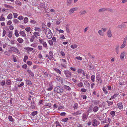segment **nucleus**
<instances>
[{
	"instance_id": "f257e3e1",
	"label": "nucleus",
	"mask_w": 127,
	"mask_h": 127,
	"mask_svg": "<svg viewBox=\"0 0 127 127\" xmlns=\"http://www.w3.org/2000/svg\"><path fill=\"white\" fill-rule=\"evenodd\" d=\"M45 34L46 37L48 39L51 38L52 36V34L51 30L48 28L46 29Z\"/></svg>"
},
{
	"instance_id": "f03ea898",
	"label": "nucleus",
	"mask_w": 127,
	"mask_h": 127,
	"mask_svg": "<svg viewBox=\"0 0 127 127\" xmlns=\"http://www.w3.org/2000/svg\"><path fill=\"white\" fill-rule=\"evenodd\" d=\"M54 91L55 92H57L59 94H60L63 92L64 91V88L62 87L58 86L55 87L54 88Z\"/></svg>"
},
{
	"instance_id": "7ed1b4c3",
	"label": "nucleus",
	"mask_w": 127,
	"mask_h": 127,
	"mask_svg": "<svg viewBox=\"0 0 127 127\" xmlns=\"http://www.w3.org/2000/svg\"><path fill=\"white\" fill-rule=\"evenodd\" d=\"M127 36H126L124 38L122 44L120 47L121 49L124 48L127 45Z\"/></svg>"
},
{
	"instance_id": "20e7f679",
	"label": "nucleus",
	"mask_w": 127,
	"mask_h": 127,
	"mask_svg": "<svg viewBox=\"0 0 127 127\" xmlns=\"http://www.w3.org/2000/svg\"><path fill=\"white\" fill-rule=\"evenodd\" d=\"M9 51L10 52H12L13 51L18 54H20V52L19 50L17 48L14 47H11L10 50H9Z\"/></svg>"
},
{
	"instance_id": "39448f33",
	"label": "nucleus",
	"mask_w": 127,
	"mask_h": 127,
	"mask_svg": "<svg viewBox=\"0 0 127 127\" xmlns=\"http://www.w3.org/2000/svg\"><path fill=\"white\" fill-rule=\"evenodd\" d=\"M78 9L77 7H73L71 8L69 11L68 13L69 14H71L74 13L75 11H77Z\"/></svg>"
},
{
	"instance_id": "423d86ee",
	"label": "nucleus",
	"mask_w": 127,
	"mask_h": 127,
	"mask_svg": "<svg viewBox=\"0 0 127 127\" xmlns=\"http://www.w3.org/2000/svg\"><path fill=\"white\" fill-rule=\"evenodd\" d=\"M64 73L67 77H70L71 75V73L68 70H64Z\"/></svg>"
},
{
	"instance_id": "0eeeda50",
	"label": "nucleus",
	"mask_w": 127,
	"mask_h": 127,
	"mask_svg": "<svg viewBox=\"0 0 127 127\" xmlns=\"http://www.w3.org/2000/svg\"><path fill=\"white\" fill-rule=\"evenodd\" d=\"M106 34L108 37L109 38H110L112 36V33L110 29H109L107 31V32Z\"/></svg>"
},
{
	"instance_id": "6e6552de",
	"label": "nucleus",
	"mask_w": 127,
	"mask_h": 127,
	"mask_svg": "<svg viewBox=\"0 0 127 127\" xmlns=\"http://www.w3.org/2000/svg\"><path fill=\"white\" fill-rule=\"evenodd\" d=\"M82 121H85L87 118L88 116L85 113H83L82 116Z\"/></svg>"
},
{
	"instance_id": "1a4fd4ad",
	"label": "nucleus",
	"mask_w": 127,
	"mask_h": 127,
	"mask_svg": "<svg viewBox=\"0 0 127 127\" xmlns=\"http://www.w3.org/2000/svg\"><path fill=\"white\" fill-rule=\"evenodd\" d=\"M87 11L84 9L81 10L79 12V14L81 15H85L87 13Z\"/></svg>"
},
{
	"instance_id": "9d476101",
	"label": "nucleus",
	"mask_w": 127,
	"mask_h": 127,
	"mask_svg": "<svg viewBox=\"0 0 127 127\" xmlns=\"http://www.w3.org/2000/svg\"><path fill=\"white\" fill-rule=\"evenodd\" d=\"M126 52L125 51H123L122 52L120 55V58L122 60H124V59L125 55Z\"/></svg>"
},
{
	"instance_id": "9b49d317",
	"label": "nucleus",
	"mask_w": 127,
	"mask_h": 127,
	"mask_svg": "<svg viewBox=\"0 0 127 127\" xmlns=\"http://www.w3.org/2000/svg\"><path fill=\"white\" fill-rule=\"evenodd\" d=\"M98 124H99L98 122L96 120H95L94 121L92 124L93 126H96Z\"/></svg>"
},
{
	"instance_id": "f8f14e48",
	"label": "nucleus",
	"mask_w": 127,
	"mask_h": 127,
	"mask_svg": "<svg viewBox=\"0 0 127 127\" xmlns=\"http://www.w3.org/2000/svg\"><path fill=\"white\" fill-rule=\"evenodd\" d=\"M53 57V54L52 52L50 51L49 53V55H48V59L51 60Z\"/></svg>"
},
{
	"instance_id": "ddd939ff",
	"label": "nucleus",
	"mask_w": 127,
	"mask_h": 127,
	"mask_svg": "<svg viewBox=\"0 0 127 127\" xmlns=\"http://www.w3.org/2000/svg\"><path fill=\"white\" fill-rule=\"evenodd\" d=\"M98 33L100 36H103L104 35V33L101 30H99Z\"/></svg>"
},
{
	"instance_id": "4468645a",
	"label": "nucleus",
	"mask_w": 127,
	"mask_h": 127,
	"mask_svg": "<svg viewBox=\"0 0 127 127\" xmlns=\"http://www.w3.org/2000/svg\"><path fill=\"white\" fill-rule=\"evenodd\" d=\"M56 78L57 81L59 82H61L63 80L62 78L60 76H56Z\"/></svg>"
},
{
	"instance_id": "2eb2a0df",
	"label": "nucleus",
	"mask_w": 127,
	"mask_h": 127,
	"mask_svg": "<svg viewBox=\"0 0 127 127\" xmlns=\"http://www.w3.org/2000/svg\"><path fill=\"white\" fill-rule=\"evenodd\" d=\"M104 116L103 114H102L100 116H98L97 117L100 120H103L104 119Z\"/></svg>"
},
{
	"instance_id": "dca6fc26",
	"label": "nucleus",
	"mask_w": 127,
	"mask_h": 127,
	"mask_svg": "<svg viewBox=\"0 0 127 127\" xmlns=\"http://www.w3.org/2000/svg\"><path fill=\"white\" fill-rule=\"evenodd\" d=\"M53 70L56 71L58 73L61 74V71L59 69L56 68H53Z\"/></svg>"
},
{
	"instance_id": "f3484780",
	"label": "nucleus",
	"mask_w": 127,
	"mask_h": 127,
	"mask_svg": "<svg viewBox=\"0 0 127 127\" xmlns=\"http://www.w3.org/2000/svg\"><path fill=\"white\" fill-rule=\"evenodd\" d=\"M19 33L23 37H25L26 36L25 33L23 31H20Z\"/></svg>"
},
{
	"instance_id": "a211bd4d",
	"label": "nucleus",
	"mask_w": 127,
	"mask_h": 127,
	"mask_svg": "<svg viewBox=\"0 0 127 127\" xmlns=\"http://www.w3.org/2000/svg\"><path fill=\"white\" fill-rule=\"evenodd\" d=\"M72 0H67L66 2V4L67 5H70L72 2Z\"/></svg>"
},
{
	"instance_id": "6ab92c4d",
	"label": "nucleus",
	"mask_w": 127,
	"mask_h": 127,
	"mask_svg": "<svg viewBox=\"0 0 127 127\" xmlns=\"http://www.w3.org/2000/svg\"><path fill=\"white\" fill-rule=\"evenodd\" d=\"M118 94H114L111 97V98L109 99V100H111L114 99V98L117 97Z\"/></svg>"
},
{
	"instance_id": "aec40b11",
	"label": "nucleus",
	"mask_w": 127,
	"mask_h": 127,
	"mask_svg": "<svg viewBox=\"0 0 127 127\" xmlns=\"http://www.w3.org/2000/svg\"><path fill=\"white\" fill-rule=\"evenodd\" d=\"M14 34L16 37H18L19 36V34L18 32V30L17 29H15Z\"/></svg>"
},
{
	"instance_id": "412c9836",
	"label": "nucleus",
	"mask_w": 127,
	"mask_h": 127,
	"mask_svg": "<svg viewBox=\"0 0 127 127\" xmlns=\"http://www.w3.org/2000/svg\"><path fill=\"white\" fill-rule=\"evenodd\" d=\"M5 20V19L4 17L3 14H2L0 17V21H4Z\"/></svg>"
},
{
	"instance_id": "4be33fe9",
	"label": "nucleus",
	"mask_w": 127,
	"mask_h": 127,
	"mask_svg": "<svg viewBox=\"0 0 127 127\" xmlns=\"http://www.w3.org/2000/svg\"><path fill=\"white\" fill-rule=\"evenodd\" d=\"M33 35L36 37H37L39 35V33L37 32H35L33 33Z\"/></svg>"
},
{
	"instance_id": "5701e85b",
	"label": "nucleus",
	"mask_w": 127,
	"mask_h": 127,
	"mask_svg": "<svg viewBox=\"0 0 127 127\" xmlns=\"http://www.w3.org/2000/svg\"><path fill=\"white\" fill-rule=\"evenodd\" d=\"M118 106L120 109H122L123 108V106L122 103L121 102L119 103L118 104Z\"/></svg>"
},
{
	"instance_id": "b1692460",
	"label": "nucleus",
	"mask_w": 127,
	"mask_h": 127,
	"mask_svg": "<svg viewBox=\"0 0 127 127\" xmlns=\"http://www.w3.org/2000/svg\"><path fill=\"white\" fill-rule=\"evenodd\" d=\"M25 49L28 51H32L33 49L32 48L28 47L25 48Z\"/></svg>"
},
{
	"instance_id": "393cba45",
	"label": "nucleus",
	"mask_w": 127,
	"mask_h": 127,
	"mask_svg": "<svg viewBox=\"0 0 127 127\" xmlns=\"http://www.w3.org/2000/svg\"><path fill=\"white\" fill-rule=\"evenodd\" d=\"M98 109V107L97 106H95L93 108V111L95 112H97Z\"/></svg>"
},
{
	"instance_id": "a878e982",
	"label": "nucleus",
	"mask_w": 127,
	"mask_h": 127,
	"mask_svg": "<svg viewBox=\"0 0 127 127\" xmlns=\"http://www.w3.org/2000/svg\"><path fill=\"white\" fill-rule=\"evenodd\" d=\"M28 72L29 74L31 75L33 77L34 76V74L31 70H28Z\"/></svg>"
},
{
	"instance_id": "bb28decb",
	"label": "nucleus",
	"mask_w": 127,
	"mask_h": 127,
	"mask_svg": "<svg viewBox=\"0 0 127 127\" xmlns=\"http://www.w3.org/2000/svg\"><path fill=\"white\" fill-rule=\"evenodd\" d=\"M77 47V46L76 44H73L70 46L71 48L73 49L76 48Z\"/></svg>"
},
{
	"instance_id": "cd10ccee",
	"label": "nucleus",
	"mask_w": 127,
	"mask_h": 127,
	"mask_svg": "<svg viewBox=\"0 0 127 127\" xmlns=\"http://www.w3.org/2000/svg\"><path fill=\"white\" fill-rule=\"evenodd\" d=\"M17 41L20 43H22L23 42V40L21 38H18L17 40Z\"/></svg>"
},
{
	"instance_id": "c85d7f7f",
	"label": "nucleus",
	"mask_w": 127,
	"mask_h": 127,
	"mask_svg": "<svg viewBox=\"0 0 127 127\" xmlns=\"http://www.w3.org/2000/svg\"><path fill=\"white\" fill-rule=\"evenodd\" d=\"M81 114V113H79L78 111H77L76 112H75L72 113V114L73 116H76L79 115Z\"/></svg>"
},
{
	"instance_id": "c756f323",
	"label": "nucleus",
	"mask_w": 127,
	"mask_h": 127,
	"mask_svg": "<svg viewBox=\"0 0 127 127\" xmlns=\"http://www.w3.org/2000/svg\"><path fill=\"white\" fill-rule=\"evenodd\" d=\"M12 31H9L8 34V37L10 38H11L12 36Z\"/></svg>"
},
{
	"instance_id": "7c9ffc66",
	"label": "nucleus",
	"mask_w": 127,
	"mask_h": 127,
	"mask_svg": "<svg viewBox=\"0 0 127 127\" xmlns=\"http://www.w3.org/2000/svg\"><path fill=\"white\" fill-rule=\"evenodd\" d=\"M26 82V84L29 85H31L32 83L31 81L29 80H25Z\"/></svg>"
},
{
	"instance_id": "2f4dec72",
	"label": "nucleus",
	"mask_w": 127,
	"mask_h": 127,
	"mask_svg": "<svg viewBox=\"0 0 127 127\" xmlns=\"http://www.w3.org/2000/svg\"><path fill=\"white\" fill-rule=\"evenodd\" d=\"M12 15L11 13L9 14L7 16V18L8 19H11L12 18Z\"/></svg>"
},
{
	"instance_id": "473e14b6",
	"label": "nucleus",
	"mask_w": 127,
	"mask_h": 127,
	"mask_svg": "<svg viewBox=\"0 0 127 127\" xmlns=\"http://www.w3.org/2000/svg\"><path fill=\"white\" fill-rule=\"evenodd\" d=\"M8 118L9 120L10 121L13 122L14 121V120L12 118L11 116H9L8 117Z\"/></svg>"
},
{
	"instance_id": "72a5a7b5",
	"label": "nucleus",
	"mask_w": 127,
	"mask_h": 127,
	"mask_svg": "<svg viewBox=\"0 0 127 127\" xmlns=\"http://www.w3.org/2000/svg\"><path fill=\"white\" fill-rule=\"evenodd\" d=\"M64 87L65 89H66L68 90H70L71 89V88L69 87L66 85H64Z\"/></svg>"
},
{
	"instance_id": "f704fd0d",
	"label": "nucleus",
	"mask_w": 127,
	"mask_h": 127,
	"mask_svg": "<svg viewBox=\"0 0 127 127\" xmlns=\"http://www.w3.org/2000/svg\"><path fill=\"white\" fill-rule=\"evenodd\" d=\"M28 18L27 17H25L24 18V20H23L24 23L26 24L28 22Z\"/></svg>"
},
{
	"instance_id": "c9c22d12",
	"label": "nucleus",
	"mask_w": 127,
	"mask_h": 127,
	"mask_svg": "<svg viewBox=\"0 0 127 127\" xmlns=\"http://www.w3.org/2000/svg\"><path fill=\"white\" fill-rule=\"evenodd\" d=\"M35 37L34 35H32L30 39V40L31 42H33L34 39Z\"/></svg>"
},
{
	"instance_id": "e433bc0d",
	"label": "nucleus",
	"mask_w": 127,
	"mask_h": 127,
	"mask_svg": "<svg viewBox=\"0 0 127 127\" xmlns=\"http://www.w3.org/2000/svg\"><path fill=\"white\" fill-rule=\"evenodd\" d=\"M28 59V56H25L24 57L23 61L25 63H26L27 61V60Z\"/></svg>"
},
{
	"instance_id": "4c0bfd02",
	"label": "nucleus",
	"mask_w": 127,
	"mask_h": 127,
	"mask_svg": "<svg viewBox=\"0 0 127 127\" xmlns=\"http://www.w3.org/2000/svg\"><path fill=\"white\" fill-rule=\"evenodd\" d=\"M96 79L98 81L99 80H100L101 79V76L99 75H97L96 77Z\"/></svg>"
},
{
	"instance_id": "58836bf2",
	"label": "nucleus",
	"mask_w": 127,
	"mask_h": 127,
	"mask_svg": "<svg viewBox=\"0 0 127 127\" xmlns=\"http://www.w3.org/2000/svg\"><path fill=\"white\" fill-rule=\"evenodd\" d=\"M77 85L79 87H82L83 86V83L82 82H80Z\"/></svg>"
},
{
	"instance_id": "ea45409f",
	"label": "nucleus",
	"mask_w": 127,
	"mask_h": 127,
	"mask_svg": "<svg viewBox=\"0 0 127 127\" xmlns=\"http://www.w3.org/2000/svg\"><path fill=\"white\" fill-rule=\"evenodd\" d=\"M106 10V9L104 8H103L99 9L98 11L99 12H103Z\"/></svg>"
},
{
	"instance_id": "a19ab883",
	"label": "nucleus",
	"mask_w": 127,
	"mask_h": 127,
	"mask_svg": "<svg viewBox=\"0 0 127 127\" xmlns=\"http://www.w3.org/2000/svg\"><path fill=\"white\" fill-rule=\"evenodd\" d=\"M18 19L21 20L23 19L24 17L22 15H20L18 17Z\"/></svg>"
},
{
	"instance_id": "79ce46f5",
	"label": "nucleus",
	"mask_w": 127,
	"mask_h": 127,
	"mask_svg": "<svg viewBox=\"0 0 127 127\" xmlns=\"http://www.w3.org/2000/svg\"><path fill=\"white\" fill-rule=\"evenodd\" d=\"M4 6L5 7L8 8H13V7H12V6H10L6 4H4Z\"/></svg>"
},
{
	"instance_id": "37998d69",
	"label": "nucleus",
	"mask_w": 127,
	"mask_h": 127,
	"mask_svg": "<svg viewBox=\"0 0 127 127\" xmlns=\"http://www.w3.org/2000/svg\"><path fill=\"white\" fill-rule=\"evenodd\" d=\"M95 76L94 75H92L91 76V79L92 81L93 82H94L95 81Z\"/></svg>"
},
{
	"instance_id": "c03bdc74",
	"label": "nucleus",
	"mask_w": 127,
	"mask_h": 127,
	"mask_svg": "<svg viewBox=\"0 0 127 127\" xmlns=\"http://www.w3.org/2000/svg\"><path fill=\"white\" fill-rule=\"evenodd\" d=\"M52 39L54 43L57 42L56 38L55 37L53 36L52 38Z\"/></svg>"
},
{
	"instance_id": "a18cd8bd",
	"label": "nucleus",
	"mask_w": 127,
	"mask_h": 127,
	"mask_svg": "<svg viewBox=\"0 0 127 127\" xmlns=\"http://www.w3.org/2000/svg\"><path fill=\"white\" fill-rule=\"evenodd\" d=\"M42 27L43 30H46V26L44 24H42Z\"/></svg>"
},
{
	"instance_id": "49530a36",
	"label": "nucleus",
	"mask_w": 127,
	"mask_h": 127,
	"mask_svg": "<svg viewBox=\"0 0 127 127\" xmlns=\"http://www.w3.org/2000/svg\"><path fill=\"white\" fill-rule=\"evenodd\" d=\"M60 38L61 39H65V37L64 35H60Z\"/></svg>"
},
{
	"instance_id": "de8ad7c7",
	"label": "nucleus",
	"mask_w": 127,
	"mask_h": 127,
	"mask_svg": "<svg viewBox=\"0 0 127 127\" xmlns=\"http://www.w3.org/2000/svg\"><path fill=\"white\" fill-rule=\"evenodd\" d=\"M45 106H48L49 107H50L51 106V104L50 103H45Z\"/></svg>"
},
{
	"instance_id": "09e8293b",
	"label": "nucleus",
	"mask_w": 127,
	"mask_h": 127,
	"mask_svg": "<svg viewBox=\"0 0 127 127\" xmlns=\"http://www.w3.org/2000/svg\"><path fill=\"white\" fill-rule=\"evenodd\" d=\"M16 4L18 6H20L21 5V2L19 1H17L16 2Z\"/></svg>"
},
{
	"instance_id": "8fccbe9b",
	"label": "nucleus",
	"mask_w": 127,
	"mask_h": 127,
	"mask_svg": "<svg viewBox=\"0 0 127 127\" xmlns=\"http://www.w3.org/2000/svg\"><path fill=\"white\" fill-rule=\"evenodd\" d=\"M106 101L108 103V106L111 105L113 104V102L111 101H109L108 100H107Z\"/></svg>"
},
{
	"instance_id": "3c124183",
	"label": "nucleus",
	"mask_w": 127,
	"mask_h": 127,
	"mask_svg": "<svg viewBox=\"0 0 127 127\" xmlns=\"http://www.w3.org/2000/svg\"><path fill=\"white\" fill-rule=\"evenodd\" d=\"M48 43L50 46L53 45V42L51 40H49L48 41Z\"/></svg>"
},
{
	"instance_id": "603ef678",
	"label": "nucleus",
	"mask_w": 127,
	"mask_h": 127,
	"mask_svg": "<svg viewBox=\"0 0 127 127\" xmlns=\"http://www.w3.org/2000/svg\"><path fill=\"white\" fill-rule=\"evenodd\" d=\"M6 33V31L5 30H3V33H2V36L3 37H4L5 36V35Z\"/></svg>"
},
{
	"instance_id": "864d4df0",
	"label": "nucleus",
	"mask_w": 127,
	"mask_h": 127,
	"mask_svg": "<svg viewBox=\"0 0 127 127\" xmlns=\"http://www.w3.org/2000/svg\"><path fill=\"white\" fill-rule=\"evenodd\" d=\"M11 82L9 80H8L6 82V84L7 85H10L11 84Z\"/></svg>"
},
{
	"instance_id": "5fc2aeb1",
	"label": "nucleus",
	"mask_w": 127,
	"mask_h": 127,
	"mask_svg": "<svg viewBox=\"0 0 127 127\" xmlns=\"http://www.w3.org/2000/svg\"><path fill=\"white\" fill-rule=\"evenodd\" d=\"M37 113V111H34L32 113V115L33 116H34L36 115Z\"/></svg>"
},
{
	"instance_id": "6e6d98bb",
	"label": "nucleus",
	"mask_w": 127,
	"mask_h": 127,
	"mask_svg": "<svg viewBox=\"0 0 127 127\" xmlns=\"http://www.w3.org/2000/svg\"><path fill=\"white\" fill-rule=\"evenodd\" d=\"M39 42L41 44H42L45 42L44 40L41 39H39Z\"/></svg>"
},
{
	"instance_id": "4d7b16f0",
	"label": "nucleus",
	"mask_w": 127,
	"mask_h": 127,
	"mask_svg": "<svg viewBox=\"0 0 127 127\" xmlns=\"http://www.w3.org/2000/svg\"><path fill=\"white\" fill-rule=\"evenodd\" d=\"M53 88V86H51L48 88L47 89V90L48 91H50L52 90Z\"/></svg>"
},
{
	"instance_id": "13d9d810",
	"label": "nucleus",
	"mask_w": 127,
	"mask_h": 127,
	"mask_svg": "<svg viewBox=\"0 0 127 127\" xmlns=\"http://www.w3.org/2000/svg\"><path fill=\"white\" fill-rule=\"evenodd\" d=\"M60 61L61 63H65L66 62V61L64 59H60Z\"/></svg>"
},
{
	"instance_id": "bf43d9fd",
	"label": "nucleus",
	"mask_w": 127,
	"mask_h": 127,
	"mask_svg": "<svg viewBox=\"0 0 127 127\" xmlns=\"http://www.w3.org/2000/svg\"><path fill=\"white\" fill-rule=\"evenodd\" d=\"M110 114L113 117L115 115V112L114 111H112L110 113Z\"/></svg>"
},
{
	"instance_id": "052dcab7",
	"label": "nucleus",
	"mask_w": 127,
	"mask_h": 127,
	"mask_svg": "<svg viewBox=\"0 0 127 127\" xmlns=\"http://www.w3.org/2000/svg\"><path fill=\"white\" fill-rule=\"evenodd\" d=\"M31 29L30 27H27L25 28V30L28 32H30Z\"/></svg>"
},
{
	"instance_id": "680f3d73",
	"label": "nucleus",
	"mask_w": 127,
	"mask_h": 127,
	"mask_svg": "<svg viewBox=\"0 0 127 127\" xmlns=\"http://www.w3.org/2000/svg\"><path fill=\"white\" fill-rule=\"evenodd\" d=\"M101 30L104 32H105L107 30V29L106 28H102L101 29Z\"/></svg>"
},
{
	"instance_id": "e2e57ef3",
	"label": "nucleus",
	"mask_w": 127,
	"mask_h": 127,
	"mask_svg": "<svg viewBox=\"0 0 127 127\" xmlns=\"http://www.w3.org/2000/svg\"><path fill=\"white\" fill-rule=\"evenodd\" d=\"M66 30L67 33H70V31L69 28L68 27H66Z\"/></svg>"
},
{
	"instance_id": "0e129e2a",
	"label": "nucleus",
	"mask_w": 127,
	"mask_h": 127,
	"mask_svg": "<svg viewBox=\"0 0 127 127\" xmlns=\"http://www.w3.org/2000/svg\"><path fill=\"white\" fill-rule=\"evenodd\" d=\"M124 82L123 81V80L122 81H121L120 82L119 84L121 85H124Z\"/></svg>"
},
{
	"instance_id": "69168bd1",
	"label": "nucleus",
	"mask_w": 127,
	"mask_h": 127,
	"mask_svg": "<svg viewBox=\"0 0 127 127\" xmlns=\"http://www.w3.org/2000/svg\"><path fill=\"white\" fill-rule=\"evenodd\" d=\"M13 15L14 16V18H16L18 16L17 13H13Z\"/></svg>"
},
{
	"instance_id": "338daca9",
	"label": "nucleus",
	"mask_w": 127,
	"mask_h": 127,
	"mask_svg": "<svg viewBox=\"0 0 127 127\" xmlns=\"http://www.w3.org/2000/svg\"><path fill=\"white\" fill-rule=\"evenodd\" d=\"M34 30L35 31H37L39 32H40L41 31V30L39 28H36L34 29Z\"/></svg>"
},
{
	"instance_id": "774afa93",
	"label": "nucleus",
	"mask_w": 127,
	"mask_h": 127,
	"mask_svg": "<svg viewBox=\"0 0 127 127\" xmlns=\"http://www.w3.org/2000/svg\"><path fill=\"white\" fill-rule=\"evenodd\" d=\"M27 63L28 65H32V62L29 61H28L27 62Z\"/></svg>"
}]
</instances>
